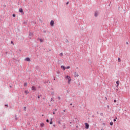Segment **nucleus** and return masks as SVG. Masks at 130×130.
<instances>
[{
  "label": "nucleus",
  "instance_id": "obj_1",
  "mask_svg": "<svg viewBox=\"0 0 130 130\" xmlns=\"http://www.w3.org/2000/svg\"><path fill=\"white\" fill-rule=\"evenodd\" d=\"M85 128L88 129L89 128V124L88 123H85Z\"/></svg>",
  "mask_w": 130,
  "mask_h": 130
},
{
  "label": "nucleus",
  "instance_id": "obj_2",
  "mask_svg": "<svg viewBox=\"0 0 130 130\" xmlns=\"http://www.w3.org/2000/svg\"><path fill=\"white\" fill-rule=\"evenodd\" d=\"M31 90H32V91H36V90H37V89L36 88V87H35V86H32V87H31Z\"/></svg>",
  "mask_w": 130,
  "mask_h": 130
},
{
  "label": "nucleus",
  "instance_id": "obj_3",
  "mask_svg": "<svg viewBox=\"0 0 130 130\" xmlns=\"http://www.w3.org/2000/svg\"><path fill=\"white\" fill-rule=\"evenodd\" d=\"M53 25H54V21L53 20H51L50 21V25L52 26Z\"/></svg>",
  "mask_w": 130,
  "mask_h": 130
},
{
  "label": "nucleus",
  "instance_id": "obj_4",
  "mask_svg": "<svg viewBox=\"0 0 130 130\" xmlns=\"http://www.w3.org/2000/svg\"><path fill=\"white\" fill-rule=\"evenodd\" d=\"M74 77H79V74L77 72L74 73Z\"/></svg>",
  "mask_w": 130,
  "mask_h": 130
},
{
  "label": "nucleus",
  "instance_id": "obj_5",
  "mask_svg": "<svg viewBox=\"0 0 130 130\" xmlns=\"http://www.w3.org/2000/svg\"><path fill=\"white\" fill-rule=\"evenodd\" d=\"M24 60H26V61H31V60L30 59V58L27 57Z\"/></svg>",
  "mask_w": 130,
  "mask_h": 130
},
{
  "label": "nucleus",
  "instance_id": "obj_6",
  "mask_svg": "<svg viewBox=\"0 0 130 130\" xmlns=\"http://www.w3.org/2000/svg\"><path fill=\"white\" fill-rule=\"evenodd\" d=\"M61 69H62V70H63V71H66V67H64V66H61Z\"/></svg>",
  "mask_w": 130,
  "mask_h": 130
},
{
  "label": "nucleus",
  "instance_id": "obj_7",
  "mask_svg": "<svg viewBox=\"0 0 130 130\" xmlns=\"http://www.w3.org/2000/svg\"><path fill=\"white\" fill-rule=\"evenodd\" d=\"M66 79H68V80H71V77L69 76H66Z\"/></svg>",
  "mask_w": 130,
  "mask_h": 130
},
{
  "label": "nucleus",
  "instance_id": "obj_8",
  "mask_svg": "<svg viewBox=\"0 0 130 130\" xmlns=\"http://www.w3.org/2000/svg\"><path fill=\"white\" fill-rule=\"evenodd\" d=\"M19 12L20 13H23V9L20 8L19 9Z\"/></svg>",
  "mask_w": 130,
  "mask_h": 130
},
{
  "label": "nucleus",
  "instance_id": "obj_9",
  "mask_svg": "<svg viewBox=\"0 0 130 130\" xmlns=\"http://www.w3.org/2000/svg\"><path fill=\"white\" fill-rule=\"evenodd\" d=\"M24 93H25L26 95H27V94H29V91L28 90H25Z\"/></svg>",
  "mask_w": 130,
  "mask_h": 130
},
{
  "label": "nucleus",
  "instance_id": "obj_10",
  "mask_svg": "<svg viewBox=\"0 0 130 130\" xmlns=\"http://www.w3.org/2000/svg\"><path fill=\"white\" fill-rule=\"evenodd\" d=\"M29 36H31V37L33 36V34L32 32H29Z\"/></svg>",
  "mask_w": 130,
  "mask_h": 130
},
{
  "label": "nucleus",
  "instance_id": "obj_11",
  "mask_svg": "<svg viewBox=\"0 0 130 130\" xmlns=\"http://www.w3.org/2000/svg\"><path fill=\"white\" fill-rule=\"evenodd\" d=\"M40 125L42 127H43V126H44V124L43 123H41Z\"/></svg>",
  "mask_w": 130,
  "mask_h": 130
},
{
  "label": "nucleus",
  "instance_id": "obj_12",
  "mask_svg": "<svg viewBox=\"0 0 130 130\" xmlns=\"http://www.w3.org/2000/svg\"><path fill=\"white\" fill-rule=\"evenodd\" d=\"M98 16V13L97 12H95L94 14V16L97 17Z\"/></svg>",
  "mask_w": 130,
  "mask_h": 130
},
{
  "label": "nucleus",
  "instance_id": "obj_13",
  "mask_svg": "<svg viewBox=\"0 0 130 130\" xmlns=\"http://www.w3.org/2000/svg\"><path fill=\"white\" fill-rule=\"evenodd\" d=\"M118 61L119 62H120V61H121V60L120 59V58H119V57L118 58Z\"/></svg>",
  "mask_w": 130,
  "mask_h": 130
},
{
  "label": "nucleus",
  "instance_id": "obj_14",
  "mask_svg": "<svg viewBox=\"0 0 130 130\" xmlns=\"http://www.w3.org/2000/svg\"><path fill=\"white\" fill-rule=\"evenodd\" d=\"M116 84H117V87L119 85V81H117V82H116Z\"/></svg>",
  "mask_w": 130,
  "mask_h": 130
},
{
  "label": "nucleus",
  "instance_id": "obj_15",
  "mask_svg": "<svg viewBox=\"0 0 130 130\" xmlns=\"http://www.w3.org/2000/svg\"><path fill=\"white\" fill-rule=\"evenodd\" d=\"M27 85H28V84L27 83V82L24 83V86L25 87H27Z\"/></svg>",
  "mask_w": 130,
  "mask_h": 130
},
{
  "label": "nucleus",
  "instance_id": "obj_16",
  "mask_svg": "<svg viewBox=\"0 0 130 130\" xmlns=\"http://www.w3.org/2000/svg\"><path fill=\"white\" fill-rule=\"evenodd\" d=\"M38 39L40 40V42H43V40L39 38H38Z\"/></svg>",
  "mask_w": 130,
  "mask_h": 130
},
{
  "label": "nucleus",
  "instance_id": "obj_17",
  "mask_svg": "<svg viewBox=\"0 0 130 130\" xmlns=\"http://www.w3.org/2000/svg\"><path fill=\"white\" fill-rule=\"evenodd\" d=\"M70 68H71V67H70V66H68V67L65 68V70H66V69L69 70V69H70Z\"/></svg>",
  "mask_w": 130,
  "mask_h": 130
},
{
  "label": "nucleus",
  "instance_id": "obj_18",
  "mask_svg": "<svg viewBox=\"0 0 130 130\" xmlns=\"http://www.w3.org/2000/svg\"><path fill=\"white\" fill-rule=\"evenodd\" d=\"M16 120H18V117H17V115H15Z\"/></svg>",
  "mask_w": 130,
  "mask_h": 130
},
{
  "label": "nucleus",
  "instance_id": "obj_19",
  "mask_svg": "<svg viewBox=\"0 0 130 130\" xmlns=\"http://www.w3.org/2000/svg\"><path fill=\"white\" fill-rule=\"evenodd\" d=\"M50 124H52V119H51V121L50 122Z\"/></svg>",
  "mask_w": 130,
  "mask_h": 130
},
{
  "label": "nucleus",
  "instance_id": "obj_20",
  "mask_svg": "<svg viewBox=\"0 0 130 130\" xmlns=\"http://www.w3.org/2000/svg\"><path fill=\"white\" fill-rule=\"evenodd\" d=\"M71 81V79H69V80H68V84H70Z\"/></svg>",
  "mask_w": 130,
  "mask_h": 130
},
{
  "label": "nucleus",
  "instance_id": "obj_21",
  "mask_svg": "<svg viewBox=\"0 0 130 130\" xmlns=\"http://www.w3.org/2000/svg\"><path fill=\"white\" fill-rule=\"evenodd\" d=\"M110 125H113V122H111L110 123Z\"/></svg>",
  "mask_w": 130,
  "mask_h": 130
},
{
  "label": "nucleus",
  "instance_id": "obj_22",
  "mask_svg": "<svg viewBox=\"0 0 130 130\" xmlns=\"http://www.w3.org/2000/svg\"><path fill=\"white\" fill-rule=\"evenodd\" d=\"M59 55H60V56H62V55H63L62 53H61L59 54Z\"/></svg>",
  "mask_w": 130,
  "mask_h": 130
},
{
  "label": "nucleus",
  "instance_id": "obj_23",
  "mask_svg": "<svg viewBox=\"0 0 130 130\" xmlns=\"http://www.w3.org/2000/svg\"><path fill=\"white\" fill-rule=\"evenodd\" d=\"M11 44H13L14 45V42H13V41H11Z\"/></svg>",
  "mask_w": 130,
  "mask_h": 130
},
{
  "label": "nucleus",
  "instance_id": "obj_24",
  "mask_svg": "<svg viewBox=\"0 0 130 130\" xmlns=\"http://www.w3.org/2000/svg\"><path fill=\"white\" fill-rule=\"evenodd\" d=\"M26 107H24V111H26Z\"/></svg>",
  "mask_w": 130,
  "mask_h": 130
},
{
  "label": "nucleus",
  "instance_id": "obj_25",
  "mask_svg": "<svg viewBox=\"0 0 130 130\" xmlns=\"http://www.w3.org/2000/svg\"><path fill=\"white\" fill-rule=\"evenodd\" d=\"M58 123L59 124H60L61 123L60 122V121H58Z\"/></svg>",
  "mask_w": 130,
  "mask_h": 130
},
{
  "label": "nucleus",
  "instance_id": "obj_26",
  "mask_svg": "<svg viewBox=\"0 0 130 130\" xmlns=\"http://www.w3.org/2000/svg\"><path fill=\"white\" fill-rule=\"evenodd\" d=\"M13 17H16V15L15 14H13Z\"/></svg>",
  "mask_w": 130,
  "mask_h": 130
},
{
  "label": "nucleus",
  "instance_id": "obj_27",
  "mask_svg": "<svg viewBox=\"0 0 130 130\" xmlns=\"http://www.w3.org/2000/svg\"><path fill=\"white\" fill-rule=\"evenodd\" d=\"M117 119V118H116V119H114V121H116Z\"/></svg>",
  "mask_w": 130,
  "mask_h": 130
},
{
  "label": "nucleus",
  "instance_id": "obj_28",
  "mask_svg": "<svg viewBox=\"0 0 130 130\" xmlns=\"http://www.w3.org/2000/svg\"><path fill=\"white\" fill-rule=\"evenodd\" d=\"M46 122H49V120L47 119V120H46Z\"/></svg>",
  "mask_w": 130,
  "mask_h": 130
},
{
  "label": "nucleus",
  "instance_id": "obj_29",
  "mask_svg": "<svg viewBox=\"0 0 130 130\" xmlns=\"http://www.w3.org/2000/svg\"><path fill=\"white\" fill-rule=\"evenodd\" d=\"M69 4H70V2H68L67 3H66V5H69Z\"/></svg>",
  "mask_w": 130,
  "mask_h": 130
},
{
  "label": "nucleus",
  "instance_id": "obj_30",
  "mask_svg": "<svg viewBox=\"0 0 130 130\" xmlns=\"http://www.w3.org/2000/svg\"><path fill=\"white\" fill-rule=\"evenodd\" d=\"M58 99L59 100H60V96H58Z\"/></svg>",
  "mask_w": 130,
  "mask_h": 130
},
{
  "label": "nucleus",
  "instance_id": "obj_31",
  "mask_svg": "<svg viewBox=\"0 0 130 130\" xmlns=\"http://www.w3.org/2000/svg\"><path fill=\"white\" fill-rule=\"evenodd\" d=\"M107 108H108V109H109V105H107Z\"/></svg>",
  "mask_w": 130,
  "mask_h": 130
},
{
  "label": "nucleus",
  "instance_id": "obj_32",
  "mask_svg": "<svg viewBox=\"0 0 130 130\" xmlns=\"http://www.w3.org/2000/svg\"><path fill=\"white\" fill-rule=\"evenodd\" d=\"M66 42H67V43H69V40H66Z\"/></svg>",
  "mask_w": 130,
  "mask_h": 130
},
{
  "label": "nucleus",
  "instance_id": "obj_33",
  "mask_svg": "<svg viewBox=\"0 0 130 130\" xmlns=\"http://www.w3.org/2000/svg\"><path fill=\"white\" fill-rule=\"evenodd\" d=\"M38 99H39V98H40V96L39 95L38 96Z\"/></svg>",
  "mask_w": 130,
  "mask_h": 130
},
{
  "label": "nucleus",
  "instance_id": "obj_34",
  "mask_svg": "<svg viewBox=\"0 0 130 130\" xmlns=\"http://www.w3.org/2000/svg\"><path fill=\"white\" fill-rule=\"evenodd\" d=\"M114 102L115 103L116 102V100H114Z\"/></svg>",
  "mask_w": 130,
  "mask_h": 130
},
{
  "label": "nucleus",
  "instance_id": "obj_35",
  "mask_svg": "<svg viewBox=\"0 0 130 130\" xmlns=\"http://www.w3.org/2000/svg\"><path fill=\"white\" fill-rule=\"evenodd\" d=\"M54 110V111H57V109H55Z\"/></svg>",
  "mask_w": 130,
  "mask_h": 130
},
{
  "label": "nucleus",
  "instance_id": "obj_36",
  "mask_svg": "<svg viewBox=\"0 0 130 130\" xmlns=\"http://www.w3.org/2000/svg\"><path fill=\"white\" fill-rule=\"evenodd\" d=\"M5 106H7V107H9V106L8 105H5Z\"/></svg>",
  "mask_w": 130,
  "mask_h": 130
},
{
  "label": "nucleus",
  "instance_id": "obj_37",
  "mask_svg": "<svg viewBox=\"0 0 130 130\" xmlns=\"http://www.w3.org/2000/svg\"><path fill=\"white\" fill-rule=\"evenodd\" d=\"M53 114H55V113L54 112V111H53Z\"/></svg>",
  "mask_w": 130,
  "mask_h": 130
},
{
  "label": "nucleus",
  "instance_id": "obj_38",
  "mask_svg": "<svg viewBox=\"0 0 130 130\" xmlns=\"http://www.w3.org/2000/svg\"><path fill=\"white\" fill-rule=\"evenodd\" d=\"M100 114H101V115H102V116L103 115V113H101Z\"/></svg>",
  "mask_w": 130,
  "mask_h": 130
},
{
  "label": "nucleus",
  "instance_id": "obj_39",
  "mask_svg": "<svg viewBox=\"0 0 130 130\" xmlns=\"http://www.w3.org/2000/svg\"><path fill=\"white\" fill-rule=\"evenodd\" d=\"M44 33H46V30L44 31Z\"/></svg>",
  "mask_w": 130,
  "mask_h": 130
},
{
  "label": "nucleus",
  "instance_id": "obj_40",
  "mask_svg": "<svg viewBox=\"0 0 130 130\" xmlns=\"http://www.w3.org/2000/svg\"><path fill=\"white\" fill-rule=\"evenodd\" d=\"M63 112H66V110H63Z\"/></svg>",
  "mask_w": 130,
  "mask_h": 130
},
{
  "label": "nucleus",
  "instance_id": "obj_41",
  "mask_svg": "<svg viewBox=\"0 0 130 130\" xmlns=\"http://www.w3.org/2000/svg\"><path fill=\"white\" fill-rule=\"evenodd\" d=\"M126 43V44H128V42H127Z\"/></svg>",
  "mask_w": 130,
  "mask_h": 130
},
{
  "label": "nucleus",
  "instance_id": "obj_42",
  "mask_svg": "<svg viewBox=\"0 0 130 130\" xmlns=\"http://www.w3.org/2000/svg\"><path fill=\"white\" fill-rule=\"evenodd\" d=\"M53 99H51V101H52Z\"/></svg>",
  "mask_w": 130,
  "mask_h": 130
},
{
  "label": "nucleus",
  "instance_id": "obj_43",
  "mask_svg": "<svg viewBox=\"0 0 130 130\" xmlns=\"http://www.w3.org/2000/svg\"><path fill=\"white\" fill-rule=\"evenodd\" d=\"M70 105H73V104H70Z\"/></svg>",
  "mask_w": 130,
  "mask_h": 130
},
{
  "label": "nucleus",
  "instance_id": "obj_44",
  "mask_svg": "<svg viewBox=\"0 0 130 130\" xmlns=\"http://www.w3.org/2000/svg\"><path fill=\"white\" fill-rule=\"evenodd\" d=\"M55 78H54V81H55Z\"/></svg>",
  "mask_w": 130,
  "mask_h": 130
},
{
  "label": "nucleus",
  "instance_id": "obj_45",
  "mask_svg": "<svg viewBox=\"0 0 130 130\" xmlns=\"http://www.w3.org/2000/svg\"><path fill=\"white\" fill-rule=\"evenodd\" d=\"M68 93H69V90H67Z\"/></svg>",
  "mask_w": 130,
  "mask_h": 130
},
{
  "label": "nucleus",
  "instance_id": "obj_46",
  "mask_svg": "<svg viewBox=\"0 0 130 130\" xmlns=\"http://www.w3.org/2000/svg\"><path fill=\"white\" fill-rule=\"evenodd\" d=\"M10 88H12V86H10Z\"/></svg>",
  "mask_w": 130,
  "mask_h": 130
},
{
  "label": "nucleus",
  "instance_id": "obj_47",
  "mask_svg": "<svg viewBox=\"0 0 130 130\" xmlns=\"http://www.w3.org/2000/svg\"><path fill=\"white\" fill-rule=\"evenodd\" d=\"M101 130H104V129H101Z\"/></svg>",
  "mask_w": 130,
  "mask_h": 130
},
{
  "label": "nucleus",
  "instance_id": "obj_48",
  "mask_svg": "<svg viewBox=\"0 0 130 130\" xmlns=\"http://www.w3.org/2000/svg\"><path fill=\"white\" fill-rule=\"evenodd\" d=\"M54 126H55V125H53Z\"/></svg>",
  "mask_w": 130,
  "mask_h": 130
},
{
  "label": "nucleus",
  "instance_id": "obj_49",
  "mask_svg": "<svg viewBox=\"0 0 130 130\" xmlns=\"http://www.w3.org/2000/svg\"><path fill=\"white\" fill-rule=\"evenodd\" d=\"M62 114H64V113H62Z\"/></svg>",
  "mask_w": 130,
  "mask_h": 130
},
{
  "label": "nucleus",
  "instance_id": "obj_50",
  "mask_svg": "<svg viewBox=\"0 0 130 130\" xmlns=\"http://www.w3.org/2000/svg\"><path fill=\"white\" fill-rule=\"evenodd\" d=\"M62 119H63V117H62Z\"/></svg>",
  "mask_w": 130,
  "mask_h": 130
},
{
  "label": "nucleus",
  "instance_id": "obj_51",
  "mask_svg": "<svg viewBox=\"0 0 130 130\" xmlns=\"http://www.w3.org/2000/svg\"><path fill=\"white\" fill-rule=\"evenodd\" d=\"M70 123H72V122H71Z\"/></svg>",
  "mask_w": 130,
  "mask_h": 130
}]
</instances>
